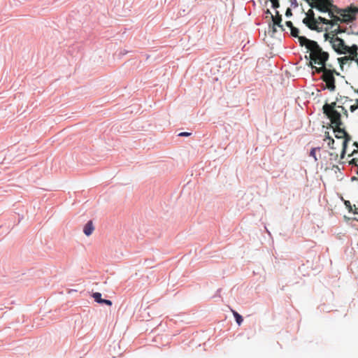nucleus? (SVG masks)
I'll return each mask as SVG.
<instances>
[{"label":"nucleus","instance_id":"obj_13","mask_svg":"<svg viewBox=\"0 0 358 358\" xmlns=\"http://www.w3.org/2000/svg\"><path fill=\"white\" fill-rule=\"evenodd\" d=\"M94 230L92 221L90 220L84 227L83 231L87 236H90Z\"/></svg>","mask_w":358,"mask_h":358},{"label":"nucleus","instance_id":"obj_3","mask_svg":"<svg viewBox=\"0 0 358 358\" xmlns=\"http://www.w3.org/2000/svg\"><path fill=\"white\" fill-rule=\"evenodd\" d=\"M308 5L315 8L322 13H329L330 17H333V13L331 9L334 6L331 0H305Z\"/></svg>","mask_w":358,"mask_h":358},{"label":"nucleus","instance_id":"obj_21","mask_svg":"<svg viewBox=\"0 0 358 358\" xmlns=\"http://www.w3.org/2000/svg\"><path fill=\"white\" fill-rule=\"evenodd\" d=\"M272 3V7L273 8H278L280 6V3L278 0H269Z\"/></svg>","mask_w":358,"mask_h":358},{"label":"nucleus","instance_id":"obj_30","mask_svg":"<svg viewBox=\"0 0 358 358\" xmlns=\"http://www.w3.org/2000/svg\"><path fill=\"white\" fill-rule=\"evenodd\" d=\"M266 14H268V15H270L271 16V15H273V14L271 13V11H270V10H269V9H267V10H266Z\"/></svg>","mask_w":358,"mask_h":358},{"label":"nucleus","instance_id":"obj_18","mask_svg":"<svg viewBox=\"0 0 358 358\" xmlns=\"http://www.w3.org/2000/svg\"><path fill=\"white\" fill-rule=\"evenodd\" d=\"M93 298L97 302L101 303L103 299H101V294L99 292H95L93 294Z\"/></svg>","mask_w":358,"mask_h":358},{"label":"nucleus","instance_id":"obj_29","mask_svg":"<svg viewBox=\"0 0 358 358\" xmlns=\"http://www.w3.org/2000/svg\"><path fill=\"white\" fill-rule=\"evenodd\" d=\"M286 16L292 15V10L290 8H287L285 13Z\"/></svg>","mask_w":358,"mask_h":358},{"label":"nucleus","instance_id":"obj_25","mask_svg":"<svg viewBox=\"0 0 358 358\" xmlns=\"http://www.w3.org/2000/svg\"><path fill=\"white\" fill-rule=\"evenodd\" d=\"M316 150H317V148H313L311 150H310V155L313 157L315 158V160H317V158H316V156H315V152H316Z\"/></svg>","mask_w":358,"mask_h":358},{"label":"nucleus","instance_id":"obj_19","mask_svg":"<svg viewBox=\"0 0 358 358\" xmlns=\"http://www.w3.org/2000/svg\"><path fill=\"white\" fill-rule=\"evenodd\" d=\"M345 205L348 208V209L350 212H353L354 213H358V212L357 210H355V211L353 210L352 206H351V203L349 201H345ZM355 210H357V208H355Z\"/></svg>","mask_w":358,"mask_h":358},{"label":"nucleus","instance_id":"obj_32","mask_svg":"<svg viewBox=\"0 0 358 358\" xmlns=\"http://www.w3.org/2000/svg\"><path fill=\"white\" fill-rule=\"evenodd\" d=\"M353 145L358 148V143L357 142H355L353 143Z\"/></svg>","mask_w":358,"mask_h":358},{"label":"nucleus","instance_id":"obj_34","mask_svg":"<svg viewBox=\"0 0 358 358\" xmlns=\"http://www.w3.org/2000/svg\"><path fill=\"white\" fill-rule=\"evenodd\" d=\"M356 173H357V174L358 175V168H357V172H356Z\"/></svg>","mask_w":358,"mask_h":358},{"label":"nucleus","instance_id":"obj_22","mask_svg":"<svg viewBox=\"0 0 358 358\" xmlns=\"http://www.w3.org/2000/svg\"><path fill=\"white\" fill-rule=\"evenodd\" d=\"M338 159V155L336 152H331L330 153V160H334L336 161Z\"/></svg>","mask_w":358,"mask_h":358},{"label":"nucleus","instance_id":"obj_2","mask_svg":"<svg viewBox=\"0 0 358 358\" xmlns=\"http://www.w3.org/2000/svg\"><path fill=\"white\" fill-rule=\"evenodd\" d=\"M315 72L322 73L321 79L326 83L328 90L334 92L336 90L334 74L339 75L335 70H331L326 67H315Z\"/></svg>","mask_w":358,"mask_h":358},{"label":"nucleus","instance_id":"obj_20","mask_svg":"<svg viewBox=\"0 0 358 358\" xmlns=\"http://www.w3.org/2000/svg\"><path fill=\"white\" fill-rule=\"evenodd\" d=\"M328 140H329L328 145L329 146V148L331 149H335V148L334 147V138H332L331 136H328Z\"/></svg>","mask_w":358,"mask_h":358},{"label":"nucleus","instance_id":"obj_23","mask_svg":"<svg viewBox=\"0 0 358 358\" xmlns=\"http://www.w3.org/2000/svg\"><path fill=\"white\" fill-rule=\"evenodd\" d=\"M358 108V99H356V103L355 105H352L350 108L351 112H354L355 110Z\"/></svg>","mask_w":358,"mask_h":358},{"label":"nucleus","instance_id":"obj_5","mask_svg":"<svg viewBox=\"0 0 358 358\" xmlns=\"http://www.w3.org/2000/svg\"><path fill=\"white\" fill-rule=\"evenodd\" d=\"M358 14V8L355 6H350L344 10H342L340 15L341 18L337 17L334 19V21H340L341 22H350L356 19V16Z\"/></svg>","mask_w":358,"mask_h":358},{"label":"nucleus","instance_id":"obj_15","mask_svg":"<svg viewBox=\"0 0 358 358\" xmlns=\"http://www.w3.org/2000/svg\"><path fill=\"white\" fill-rule=\"evenodd\" d=\"M233 315L236 319V321L238 325H241L243 322V317L242 316L238 314L236 311L232 310Z\"/></svg>","mask_w":358,"mask_h":358},{"label":"nucleus","instance_id":"obj_1","mask_svg":"<svg viewBox=\"0 0 358 358\" xmlns=\"http://www.w3.org/2000/svg\"><path fill=\"white\" fill-rule=\"evenodd\" d=\"M299 42L301 46L306 48L310 51L309 66L315 69L313 64H317L319 67H326V62L329 59V53L322 50V48L315 41L308 39L306 37H299Z\"/></svg>","mask_w":358,"mask_h":358},{"label":"nucleus","instance_id":"obj_24","mask_svg":"<svg viewBox=\"0 0 358 358\" xmlns=\"http://www.w3.org/2000/svg\"><path fill=\"white\" fill-rule=\"evenodd\" d=\"M343 31V30L339 26H338L337 28L335 29L332 32H334L335 35H337L338 34H340Z\"/></svg>","mask_w":358,"mask_h":358},{"label":"nucleus","instance_id":"obj_12","mask_svg":"<svg viewBox=\"0 0 358 358\" xmlns=\"http://www.w3.org/2000/svg\"><path fill=\"white\" fill-rule=\"evenodd\" d=\"M348 157H352V158L349 161V164L358 168V150H353L351 154L348 155Z\"/></svg>","mask_w":358,"mask_h":358},{"label":"nucleus","instance_id":"obj_7","mask_svg":"<svg viewBox=\"0 0 358 358\" xmlns=\"http://www.w3.org/2000/svg\"><path fill=\"white\" fill-rule=\"evenodd\" d=\"M358 46L357 45H352L351 52H348V56H344L338 59V62L341 68L343 65L350 64L352 61H354L357 57Z\"/></svg>","mask_w":358,"mask_h":358},{"label":"nucleus","instance_id":"obj_17","mask_svg":"<svg viewBox=\"0 0 358 358\" xmlns=\"http://www.w3.org/2000/svg\"><path fill=\"white\" fill-rule=\"evenodd\" d=\"M290 30H291V35L293 37H296V38H298V39L299 38V37H301L300 36H299V29H297L296 27H294Z\"/></svg>","mask_w":358,"mask_h":358},{"label":"nucleus","instance_id":"obj_6","mask_svg":"<svg viewBox=\"0 0 358 358\" xmlns=\"http://www.w3.org/2000/svg\"><path fill=\"white\" fill-rule=\"evenodd\" d=\"M333 48L338 54L346 55L348 52H351L352 46L345 45L344 41L338 36H333L330 41Z\"/></svg>","mask_w":358,"mask_h":358},{"label":"nucleus","instance_id":"obj_26","mask_svg":"<svg viewBox=\"0 0 358 358\" xmlns=\"http://www.w3.org/2000/svg\"><path fill=\"white\" fill-rule=\"evenodd\" d=\"M101 303H104V304H106L108 306H111L112 305V301H110V300H108V299H103V301H101Z\"/></svg>","mask_w":358,"mask_h":358},{"label":"nucleus","instance_id":"obj_10","mask_svg":"<svg viewBox=\"0 0 358 358\" xmlns=\"http://www.w3.org/2000/svg\"><path fill=\"white\" fill-rule=\"evenodd\" d=\"M303 23L311 30L321 31L322 28L319 27L317 19H303Z\"/></svg>","mask_w":358,"mask_h":358},{"label":"nucleus","instance_id":"obj_33","mask_svg":"<svg viewBox=\"0 0 358 358\" xmlns=\"http://www.w3.org/2000/svg\"><path fill=\"white\" fill-rule=\"evenodd\" d=\"M324 36H325V38H327V37H328V34H324Z\"/></svg>","mask_w":358,"mask_h":358},{"label":"nucleus","instance_id":"obj_16","mask_svg":"<svg viewBox=\"0 0 358 358\" xmlns=\"http://www.w3.org/2000/svg\"><path fill=\"white\" fill-rule=\"evenodd\" d=\"M313 8L311 7V8H310L308 12L306 13V17H304L303 19H316L315 17V13L313 10Z\"/></svg>","mask_w":358,"mask_h":358},{"label":"nucleus","instance_id":"obj_11","mask_svg":"<svg viewBox=\"0 0 358 358\" xmlns=\"http://www.w3.org/2000/svg\"><path fill=\"white\" fill-rule=\"evenodd\" d=\"M271 19L273 22V32L276 31L275 25L278 26L282 31L284 30L283 26L281 24L282 15L279 13L278 11L275 12V15H271Z\"/></svg>","mask_w":358,"mask_h":358},{"label":"nucleus","instance_id":"obj_28","mask_svg":"<svg viewBox=\"0 0 358 358\" xmlns=\"http://www.w3.org/2000/svg\"><path fill=\"white\" fill-rule=\"evenodd\" d=\"M285 24L288 27L290 28V29L294 27V25L291 21H287Z\"/></svg>","mask_w":358,"mask_h":358},{"label":"nucleus","instance_id":"obj_8","mask_svg":"<svg viewBox=\"0 0 358 358\" xmlns=\"http://www.w3.org/2000/svg\"><path fill=\"white\" fill-rule=\"evenodd\" d=\"M341 110H336L331 111L324 112V113L328 117L331 121V126H342L343 122L341 121Z\"/></svg>","mask_w":358,"mask_h":358},{"label":"nucleus","instance_id":"obj_27","mask_svg":"<svg viewBox=\"0 0 358 358\" xmlns=\"http://www.w3.org/2000/svg\"><path fill=\"white\" fill-rule=\"evenodd\" d=\"M191 135V133L189 132H181L178 134L179 136H189Z\"/></svg>","mask_w":358,"mask_h":358},{"label":"nucleus","instance_id":"obj_9","mask_svg":"<svg viewBox=\"0 0 358 358\" xmlns=\"http://www.w3.org/2000/svg\"><path fill=\"white\" fill-rule=\"evenodd\" d=\"M341 110L342 113L346 116H348V113L347 110L342 106H336V102H332L331 103H325L323 106V112H327V111H331V110Z\"/></svg>","mask_w":358,"mask_h":358},{"label":"nucleus","instance_id":"obj_14","mask_svg":"<svg viewBox=\"0 0 358 358\" xmlns=\"http://www.w3.org/2000/svg\"><path fill=\"white\" fill-rule=\"evenodd\" d=\"M317 20V24L319 25V23H323L324 24H331L332 26L334 25V22L332 20H329L324 17H322L321 16L318 17Z\"/></svg>","mask_w":358,"mask_h":358},{"label":"nucleus","instance_id":"obj_4","mask_svg":"<svg viewBox=\"0 0 358 358\" xmlns=\"http://www.w3.org/2000/svg\"><path fill=\"white\" fill-rule=\"evenodd\" d=\"M341 126L332 127L334 132L335 133V137L336 138H343V141L342 143V151L341 153V159H343L346 153L347 146L348 143L351 141V136L347 133L345 129L341 128Z\"/></svg>","mask_w":358,"mask_h":358},{"label":"nucleus","instance_id":"obj_31","mask_svg":"<svg viewBox=\"0 0 358 358\" xmlns=\"http://www.w3.org/2000/svg\"><path fill=\"white\" fill-rule=\"evenodd\" d=\"M328 136H329V132H325V137H326V139H328Z\"/></svg>","mask_w":358,"mask_h":358}]
</instances>
